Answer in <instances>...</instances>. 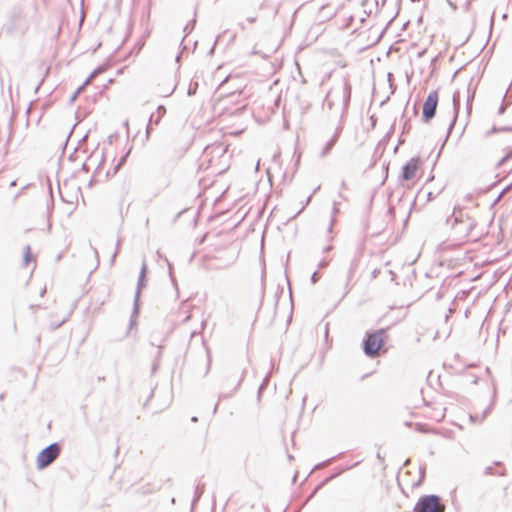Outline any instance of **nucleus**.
I'll use <instances>...</instances> for the list:
<instances>
[{"mask_svg":"<svg viewBox=\"0 0 512 512\" xmlns=\"http://www.w3.org/2000/svg\"><path fill=\"white\" fill-rule=\"evenodd\" d=\"M446 224L451 225L457 238L464 239L470 235L477 222L474 218L464 213L462 208H454L453 214L446 219Z\"/></svg>","mask_w":512,"mask_h":512,"instance_id":"nucleus-1","label":"nucleus"},{"mask_svg":"<svg viewBox=\"0 0 512 512\" xmlns=\"http://www.w3.org/2000/svg\"><path fill=\"white\" fill-rule=\"evenodd\" d=\"M387 329L380 328L377 330L367 331L362 341V349L364 354L369 358L378 355L379 350L385 345L387 339Z\"/></svg>","mask_w":512,"mask_h":512,"instance_id":"nucleus-2","label":"nucleus"},{"mask_svg":"<svg viewBox=\"0 0 512 512\" xmlns=\"http://www.w3.org/2000/svg\"><path fill=\"white\" fill-rule=\"evenodd\" d=\"M62 446L58 442H53L43 448L36 459V466L38 470H43L51 465L59 456Z\"/></svg>","mask_w":512,"mask_h":512,"instance_id":"nucleus-3","label":"nucleus"},{"mask_svg":"<svg viewBox=\"0 0 512 512\" xmlns=\"http://www.w3.org/2000/svg\"><path fill=\"white\" fill-rule=\"evenodd\" d=\"M413 512H444V505L438 495H423L418 499Z\"/></svg>","mask_w":512,"mask_h":512,"instance_id":"nucleus-4","label":"nucleus"},{"mask_svg":"<svg viewBox=\"0 0 512 512\" xmlns=\"http://www.w3.org/2000/svg\"><path fill=\"white\" fill-rule=\"evenodd\" d=\"M438 92L436 90L431 91L423 103L422 108V121L429 123L436 115L438 106Z\"/></svg>","mask_w":512,"mask_h":512,"instance_id":"nucleus-5","label":"nucleus"},{"mask_svg":"<svg viewBox=\"0 0 512 512\" xmlns=\"http://www.w3.org/2000/svg\"><path fill=\"white\" fill-rule=\"evenodd\" d=\"M420 159L419 157L411 158L407 163H405L402 167L401 178L405 181L412 180L419 168Z\"/></svg>","mask_w":512,"mask_h":512,"instance_id":"nucleus-6","label":"nucleus"},{"mask_svg":"<svg viewBox=\"0 0 512 512\" xmlns=\"http://www.w3.org/2000/svg\"><path fill=\"white\" fill-rule=\"evenodd\" d=\"M147 286V278L146 277H138L135 297L133 301V312L130 319V324H133L134 317H136L139 313V301L142 290Z\"/></svg>","mask_w":512,"mask_h":512,"instance_id":"nucleus-7","label":"nucleus"},{"mask_svg":"<svg viewBox=\"0 0 512 512\" xmlns=\"http://www.w3.org/2000/svg\"><path fill=\"white\" fill-rule=\"evenodd\" d=\"M494 466H487L484 471H483V474L485 476H501V477H504L507 475V470L506 468L504 467V464L500 461H495L493 463Z\"/></svg>","mask_w":512,"mask_h":512,"instance_id":"nucleus-8","label":"nucleus"},{"mask_svg":"<svg viewBox=\"0 0 512 512\" xmlns=\"http://www.w3.org/2000/svg\"><path fill=\"white\" fill-rule=\"evenodd\" d=\"M453 110H454V117L448 127V131H447V135H446V138L445 140L448 139L454 125H455V122H456V119H457V116H458V113H459V110H460V103H461V96H460V92L459 91H455L454 94H453ZM446 141H444L445 143Z\"/></svg>","mask_w":512,"mask_h":512,"instance_id":"nucleus-9","label":"nucleus"},{"mask_svg":"<svg viewBox=\"0 0 512 512\" xmlns=\"http://www.w3.org/2000/svg\"><path fill=\"white\" fill-rule=\"evenodd\" d=\"M341 131H342V128L341 127H338L334 133V135L331 137L330 140H328L325 144V146L323 147L321 153H320V156L321 157H326L330 151L333 149V147L335 146V144L337 143L338 141V138L341 134Z\"/></svg>","mask_w":512,"mask_h":512,"instance_id":"nucleus-10","label":"nucleus"},{"mask_svg":"<svg viewBox=\"0 0 512 512\" xmlns=\"http://www.w3.org/2000/svg\"><path fill=\"white\" fill-rule=\"evenodd\" d=\"M106 70V68L104 66H98L96 69H94L92 71V73L90 74V76L86 79V81L84 82V84L82 86H80L74 93L73 95L71 96L70 98V102H73L76 100L78 94L83 90V87L91 81V79L95 78L97 75L103 73L104 71Z\"/></svg>","mask_w":512,"mask_h":512,"instance_id":"nucleus-11","label":"nucleus"},{"mask_svg":"<svg viewBox=\"0 0 512 512\" xmlns=\"http://www.w3.org/2000/svg\"><path fill=\"white\" fill-rule=\"evenodd\" d=\"M351 85L349 83H345L343 89L341 91V98L343 102V113H346L351 100Z\"/></svg>","mask_w":512,"mask_h":512,"instance_id":"nucleus-12","label":"nucleus"},{"mask_svg":"<svg viewBox=\"0 0 512 512\" xmlns=\"http://www.w3.org/2000/svg\"><path fill=\"white\" fill-rule=\"evenodd\" d=\"M358 266H359V260H358L357 257H355L351 261L350 267H349L348 272H347V279H346V284H345V287L347 289L346 294L350 290V288H349L350 282L353 279V277L355 276V273H356V271L358 269Z\"/></svg>","mask_w":512,"mask_h":512,"instance_id":"nucleus-13","label":"nucleus"},{"mask_svg":"<svg viewBox=\"0 0 512 512\" xmlns=\"http://www.w3.org/2000/svg\"><path fill=\"white\" fill-rule=\"evenodd\" d=\"M491 412V406L487 407L481 416L478 414H470L469 418L472 423L482 422Z\"/></svg>","mask_w":512,"mask_h":512,"instance_id":"nucleus-14","label":"nucleus"},{"mask_svg":"<svg viewBox=\"0 0 512 512\" xmlns=\"http://www.w3.org/2000/svg\"><path fill=\"white\" fill-rule=\"evenodd\" d=\"M161 119L162 118L160 116H157L155 113L151 114V116L149 118L148 125L146 127L147 135H149L150 131L152 130L153 125H159Z\"/></svg>","mask_w":512,"mask_h":512,"instance_id":"nucleus-15","label":"nucleus"},{"mask_svg":"<svg viewBox=\"0 0 512 512\" xmlns=\"http://www.w3.org/2000/svg\"><path fill=\"white\" fill-rule=\"evenodd\" d=\"M341 474V472H338V473H335V474H332L330 477L326 478L325 480H323L319 485H317L314 490L312 491L311 495H310V498L313 497L324 485H326L329 481H331L332 479L338 477L339 475Z\"/></svg>","mask_w":512,"mask_h":512,"instance_id":"nucleus-16","label":"nucleus"},{"mask_svg":"<svg viewBox=\"0 0 512 512\" xmlns=\"http://www.w3.org/2000/svg\"><path fill=\"white\" fill-rule=\"evenodd\" d=\"M341 474V472H338V473H335V474H332L330 477L326 478L325 480H323L319 485H317L314 490L312 491L311 495H310V498L313 497L324 485H326L329 481H331L332 479L338 477L339 475Z\"/></svg>","mask_w":512,"mask_h":512,"instance_id":"nucleus-17","label":"nucleus"},{"mask_svg":"<svg viewBox=\"0 0 512 512\" xmlns=\"http://www.w3.org/2000/svg\"><path fill=\"white\" fill-rule=\"evenodd\" d=\"M32 260H33V254L31 252V247H30V245H26L24 248L23 264L25 266H28Z\"/></svg>","mask_w":512,"mask_h":512,"instance_id":"nucleus-18","label":"nucleus"},{"mask_svg":"<svg viewBox=\"0 0 512 512\" xmlns=\"http://www.w3.org/2000/svg\"><path fill=\"white\" fill-rule=\"evenodd\" d=\"M497 132H512V126H501V127H497V126H493L491 128V130H489L486 135L487 136H490L494 133H497Z\"/></svg>","mask_w":512,"mask_h":512,"instance_id":"nucleus-19","label":"nucleus"},{"mask_svg":"<svg viewBox=\"0 0 512 512\" xmlns=\"http://www.w3.org/2000/svg\"><path fill=\"white\" fill-rule=\"evenodd\" d=\"M244 373H245V370H243L242 375H241V377L239 378V380H238V382H237L236 386L234 387L233 391H232L231 393H229V394H227V393H220V395H219V400L229 398V397H231V396L233 395V393H234L235 391H237V389H238V388L240 387V385H241V382L243 381Z\"/></svg>","mask_w":512,"mask_h":512,"instance_id":"nucleus-20","label":"nucleus"},{"mask_svg":"<svg viewBox=\"0 0 512 512\" xmlns=\"http://www.w3.org/2000/svg\"><path fill=\"white\" fill-rule=\"evenodd\" d=\"M474 95H475V92H471L470 90V87H468V97H467V101H466V110H467V114L470 115L471 114V111H472V102L474 100Z\"/></svg>","mask_w":512,"mask_h":512,"instance_id":"nucleus-21","label":"nucleus"},{"mask_svg":"<svg viewBox=\"0 0 512 512\" xmlns=\"http://www.w3.org/2000/svg\"><path fill=\"white\" fill-rule=\"evenodd\" d=\"M203 493H204V485H197L195 488V491H194V498L192 501V506H194L195 503L199 501V499L201 498Z\"/></svg>","mask_w":512,"mask_h":512,"instance_id":"nucleus-22","label":"nucleus"},{"mask_svg":"<svg viewBox=\"0 0 512 512\" xmlns=\"http://www.w3.org/2000/svg\"><path fill=\"white\" fill-rule=\"evenodd\" d=\"M511 158H512V148H511V149L506 153V155H505L504 157H502V158L499 160V162H498L497 166H498V167H501V166H502L506 161H508V160H509V159H511Z\"/></svg>","mask_w":512,"mask_h":512,"instance_id":"nucleus-23","label":"nucleus"},{"mask_svg":"<svg viewBox=\"0 0 512 512\" xmlns=\"http://www.w3.org/2000/svg\"><path fill=\"white\" fill-rule=\"evenodd\" d=\"M268 383H269V377L266 376L258 388V398L261 397V394H262L263 390L267 387Z\"/></svg>","mask_w":512,"mask_h":512,"instance_id":"nucleus-24","label":"nucleus"},{"mask_svg":"<svg viewBox=\"0 0 512 512\" xmlns=\"http://www.w3.org/2000/svg\"><path fill=\"white\" fill-rule=\"evenodd\" d=\"M197 88H198V83L197 82H191L190 85H189V88H188V95L189 96H193L196 94L197 92Z\"/></svg>","mask_w":512,"mask_h":512,"instance_id":"nucleus-25","label":"nucleus"},{"mask_svg":"<svg viewBox=\"0 0 512 512\" xmlns=\"http://www.w3.org/2000/svg\"><path fill=\"white\" fill-rule=\"evenodd\" d=\"M126 155L125 156H122L119 160H118V163L116 164V166L114 167V171H113V174H116L117 171L125 164L126 162Z\"/></svg>","mask_w":512,"mask_h":512,"instance_id":"nucleus-26","label":"nucleus"},{"mask_svg":"<svg viewBox=\"0 0 512 512\" xmlns=\"http://www.w3.org/2000/svg\"><path fill=\"white\" fill-rule=\"evenodd\" d=\"M166 114V108L164 105H159L156 110V115L161 118Z\"/></svg>","mask_w":512,"mask_h":512,"instance_id":"nucleus-27","label":"nucleus"},{"mask_svg":"<svg viewBox=\"0 0 512 512\" xmlns=\"http://www.w3.org/2000/svg\"><path fill=\"white\" fill-rule=\"evenodd\" d=\"M146 275H147V264H146V262H143L141 269H140L139 277H146Z\"/></svg>","mask_w":512,"mask_h":512,"instance_id":"nucleus-28","label":"nucleus"},{"mask_svg":"<svg viewBox=\"0 0 512 512\" xmlns=\"http://www.w3.org/2000/svg\"><path fill=\"white\" fill-rule=\"evenodd\" d=\"M331 95H332V92H329L326 96V103H327V106L329 109H332V107L334 105L333 101L330 100Z\"/></svg>","mask_w":512,"mask_h":512,"instance_id":"nucleus-29","label":"nucleus"},{"mask_svg":"<svg viewBox=\"0 0 512 512\" xmlns=\"http://www.w3.org/2000/svg\"><path fill=\"white\" fill-rule=\"evenodd\" d=\"M411 127H412V126H411L410 122H409V121H406V122L404 123V125H403V131H402V133H409V132H410V130H411Z\"/></svg>","mask_w":512,"mask_h":512,"instance_id":"nucleus-30","label":"nucleus"},{"mask_svg":"<svg viewBox=\"0 0 512 512\" xmlns=\"http://www.w3.org/2000/svg\"><path fill=\"white\" fill-rule=\"evenodd\" d=\"M319 278H320L319 273H318L317 271H315V272H313V274L311 275V282H312L313 284H315V283H317V282H318Z\"/></svg>","mask_w":512,"mask_h":512,"instance_id":"nucleus-31","label":"nucleus"},{"mask_svg":"<svg viewBox=\"0 0 512 512\" xmlns=\"http://www.w3.org/2000/svg\"><path fill=\"white\" fill-rule=\"evenodd\" d=\"M169 276H170V279H171L172 283L174 285H176V279H175V276L173 274L172 265L170 263H169Z\"/></svg>","mask_w":512,"mask_h":512,"instance_id":"nucleus-32","label":"nucleus"},{"mask_svg":"<svg viewBox=\"0 0 512 512\" xmlns=\"http://www.w3.org/2000/svg\"><path fill=\"white\" fill-rule=\"evenodd\" d=\"M103 163H104V157L102 156L98 166L95 169L94 176L100 172V169L102 168Z\"/></svg>","mask_w":512,"mask_h":512,"instance_id":"nucleus-33","label":"nucleus"},{"mask_svg":"<svg viewBox=\"0 0 512 512\" xmlns=\"http://www.w3.org/2000/svg\"><path fill=\"white\" fill-rule=\"evenodd\" d=\"M510 103H511V100H510V99H508V94L506 93V94L504 95V97H503L502 104H503L504 106H507V107H508V106L510 105Z\"/></svg>","mask_w":512,"mask_h":512,"instance_id":"nucleus-34","label":"nucleus"},{"mask_svg":"<svg viewBox=\"0 0 512 512\" xmlns=\"http://www.w3.org/2000/svg\"><path fill=\"white\" fill-rule=\"evenodd\" d=\"M195 22H196V21H195V19H193V20H192V26H194V25H195ZM192 29H193V27H190V23H188V24L184 27V31H185L186 33H190V31H191Z\"/></svg>","mask_w":512,"mask_h":512,"instance_id":"nucleus-35","label":"nucleus"},{"mask_svg":"<svg viewBox=\"0 0 512 512\" xmlns=\"http://www.w3.org/2000/svg\"><path fill=\"white\" fill-rule=\"evenodd\" d=\"M506 109H507V106H504L503 104H501V106H500V107H499V109H498V114H499V115L504 114V113H505V111H506Z\"/></svg>","mask_w":512,"mask_h":512,"instance_id":"nucleus-36","label":"nucleus"},{"mask_svg":"<svg viewBox=\"0 0 512 512\" xmlns=\"http://www.w3.org/2000/svg\"><path fill=\"white\" fill-rule=\"evenodd\" d=\"M117 245H118V247L116 248L115 252H114V253H113V255H112V259H111V262H112V263L114 262V260H115V258H116V255H117V254H118V252H119V241L117 242Z\"/></svg>","mask_w":512,"mask_h":512,"instance_id":"nucleus-37","label":"nucleus"},{"mask_svg":"<svg viewBox=\"0 0 512 512\" xmlns=\"http://www.w3.org/2000/svg\"><path fill=\"white\" fill-rule=\"evenodd\" d=\"M379 274H380V270L379 269H374L372 271V273H371L372 278H377Z\"/></svg>","mask_w":512,"mask_h":512,"instance_id":"nucleus-38","label":"nucleus"},{"mask_svg":"<svg viewBox=\"0 0 512 512\" xmlns=\"http://www.w3.org/2000/svg\"><path fill=\"white\" fill-rule=\"evenodd\" d=\"M207 354H209V351H207ZM210 366H211V358H210V355H208V363H207V371H206V373L209 371Z\"/></svg>","mask_w":512,"mask_h":512,"instance_id":"nucleus-39","label":"nucleus"},{"mask_svg":"<svg viewBox=\"0 0 512 512\" xmlns=\"http://www.w3.org/2000/svg\"><path fill=\"white\" fill-rule=\"evenodd\" d=\"M334 222H335V218H334V217H331L329 231H331L332 226L334 225Z\"/></svg>","mask_w":512,"mask_h":512,"instance_id":"nucleus-40","label":"nucleus"},{"mask_svg":"<svg viewBox=\"0 0 512 512\" xmlns=\"http://www.w3.org/2000/svg\"><path fill=\"white\" fill-rule=\"evenodd\" d=\"M82 169H83V170H85L86 172H88V171H89L88 164H87V163H84V164L82 165Z\"/></svg>","mask_w":512,"mask_h":512,"instance_id":"nucleus-41","label":"nucleus"},{"mask_svg":"<svg viewBox=\"0 0 512 512\" xmlns=\"http://www.w3.org/2000/svg\"><path fill=\"white\" fill-rule=\"evenodd\" d=\"M157 368H158V364H157V363H154V364H153V367H152V372H153V373H155V372H156V370H157Z\"/></svg>","mask_w":512,"mask_h":512,"instance_id":"nucleus-42","label":"nucleus"},{"mask_svg":"<svg viewBox=\"0 0 512 512\" xmlns=\"http://www.w3.org/2000/svg\"><path fill=\"white\" fill-rule=\"evenodd\" d=\"M326 9H329V6L328 5H323L321 6L320 10L321 11H325Z\"/></svg>","mask_w":512,"mask_h":512,"instance_id":"nucleus-43","label":"nucleus"},{"mask_svg":"<svg viewBox=\"0 0 512 512\" xmlns=\"http://www.w3.org/2000/svg\"><path fill=\"white\" fill-rule=\"evenodd\" d=\"M340 456H342V453H339V455H337L336 457H333V458L327 460V462H331L332 460H334V459H336V458H338Z\"/></svg>","mask_w":512,"mask_h":512,"instance_id":"nucleus-44","label":"nucleus"},{"mask_svg":"<svg viewBox=\"0 0 512 512\" xmlns=\"http://www.w3.org/2000/svg\"><path fill=\"white\" fill-rule=\"evenodd\" d=\"M191 421H192V422H197V421H198V418H197L196 416H193V417L191 418Z\"/></svg>","mask_w":512,"mask_h":512,"instance_id":"nucleus-45","label":"nucleus"},{"mask_svg":"<svg viewBox=\"0 0 512 512\" xmlns=\"http://www.w3.org/2000/svg\"><path fill=\"white\" fill-rule=\"evenodd\" d=\"M105 380V377L104 376H99L98 377V381H104Z\"/></svg>","mask_w":512,"mask_h":512,"instance_id":"nucleus-46","label":"nucleus"},{"mask_svg":"<svg viewBox=\"0 0 512 512\" xmlns=\"http://www.w3.org/2000/svg\"><path fill=\"white\" fill-rule=\"evenodd\" d=\"M333 211H334V213H336V212L338 211V209H337V207H336V203H334Z\"/></svg>","mask_w":512,"mask_h":512,"instance_id":"nucleus-47","label":"nucleus"},{"mask_svg":"<svg viewBox=\"0 0 512 512\" xmlns=\"http://www.w3.org/2000/svg\"><path fill=\"white\" fill-rule=\"evenodd\" d=\"M335 14H336V11H331V12H330V16H329V17H332V16H334Z\"/></svg>","mask_w":512,"mask_h":512,"instance_id":"nucleus-48","label":"nucleus"},{"mask_svg":"<svg viewBox=\"0 0 512 512\" xmlns=\"http://www.w3.org/2000/svg\"><path fill=\"white\" fill-rule=\"evenodd\" d=\"M311 198H312V195H310V196L307 198L306 203H309V202H310V200H311Z\"/></svg>","mask_w":512,"mask_h":512,"instance_id":"nucleus-49","label":"nucleus"},{"mask_svg":"<svg viewBox=\"0 0 512 512\" xmlns=\"http://www.w3.org/2000/svg\"><path fill=\"white\" fill-rule=\"evenodd\" d=\"M46 292V288H44L42 291H41V296H43Z\"/></svg>","mask_w":512,"mask_h":512,"instance_id":"nucleus-50","label":"nucleus"},{"mask_svg":"<svg viewBox=\"0 0 512 512\" xmlns=\"http://www.w3.org/2000/svg\"><path fill=\"white\" fill-rule=\"evenodd\" d=\"M218 409V403H216L215 407H214V413L217 411Z\"/></svg>","mask_w":512,"mask_h":512,"instance_id":"nucleus-51","label":"nucleus"},{"mask_svg":"<svg viewBox=\"0 0 512 512\" xmlns=\"http://www.w3.org/2000/svg\"><path fill=\"white\" fill-rule=\"evenodd\" d=\"M214 49H215V45H213V46L211 47L210 53H213Z\"/></svg>","mask_w":512,"mask_h":512,"instance_id":"nucleus-52","label":"nucleus"},{"mask_svg":"<svg viewBox=\"0 0 512 512\" xmlns=\"http://www.w3.org/2000/svg\"><path fill=\"white\" fill-rule=\"evenodd\" d=\"M93 251H94L95 255H96V256H98V251H97V249H96V248H94V249H93Z\"/></svg>","mask_w":512,"mask_h":512,"instance_id":"nucleus-53","label":"nucleus"},{"mask_svg":"<svg viewBox=\"0 0 512 512\" xmlns=\"http://www.w3.org/2000/svg\"><path fill=\"white\" fill-rule=\"evenodd\" d=\"M16 185V181H12L10 186H15Z\"/></svg>","mask_w":512,"mask_h":512,"instance_id":"nucleus-54","label":"nucleus"},{"mask_svg":"<svg viewBox=\"0 0 512 512\" xmlns=\"http://www.w3.org/2000/svg\"><path fill=\"white\" fill-rule=\"evenodd\" d=\"M160 356H161V352H160V351H158V353H157V358H159Z\"/></svg>","mask_w":512,"mask_h":512,"instance_id":"nucleus-55","label":"nucleus"}]
</instances>
